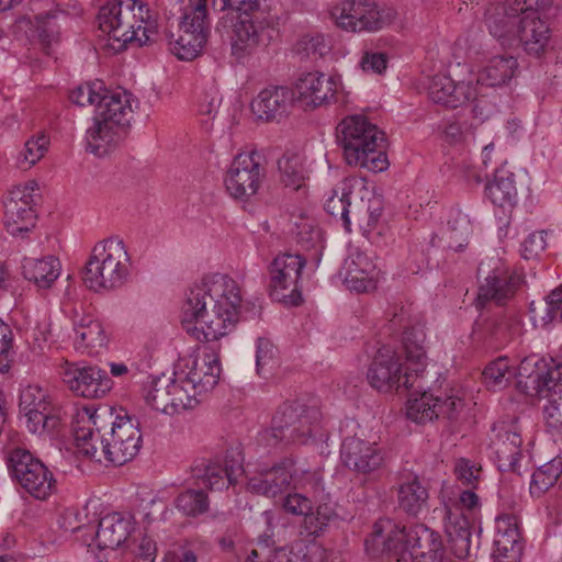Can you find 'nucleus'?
Here are the masks:
<instances>
[{"mask_svg":"<svg viewBox=\"0 0 562 562\" xmlns=\"http://www.w3.org/2000/svg\"><path fill=\"white\" fill-rule=\"evenodd\" d=\"M241 303L237 282L215 273L189 289L182 305V325L199 340L215 341L238 322Z\"/></svg>","mask_w":562,"mask_h":562,"instance_id":"f257e3e1","label":"nucleus"},{"mask_svg":"<svg viewBox=\"0 0 562 562\" xmlns=\"http://www.w3.org/2000/svg\"><path fill=\"white\" fill-rule=\"evenodd\" d=\"M408 322L407 312L401 307L398 312L393 313L389 324L391 331L404 328L402 346L406 357L405 371L403 372L401 357L387 346L378 349L368 368L367 380L371 387L379 392L409 390L423 378L427 364L426 334L420 324L408 326Z\"/></svg>","mask_w":562,"mask_h":562,"instance_id":"f03ea898","label":"nucleus"},{"mask_svg":"<svg viewBox=\"0 0 562 562\" xmlns=\"http://www.w3.org/2000/svg\"><path fill=\"white\" fill-rule=\"evenodd\" d=\"M88 426L75 429L78 452L101 462L102 457L113 465H123L134 459L142 447L138 423L126 413L113 408L95 409L88 418Z\"/></svg>","mask_w":562,"mask_h":562,"instance_id":"7ed1b4c3","label":"nucleus"},{"mask_svg":"<svg viewBox=\"0 0 562 562\" xmlns=\"http://www.w3.org/2000/svg\"><path fill=\"white\" fill-rule=\"evenodd\" d=\"M364 546L372 557L387 554L397 562H441L443 554L438 532L424 524L400 527L390 519L373 525Z\"/></svg>","mask_w":562,"mask_h":562,"instance_id":"20e7f679","label":"nucleus"},{"mask_svg":"<svg viewBox=\"0 0 562 562\" xmlns=\"http://www.w3.org/2000/svg\"><path fill=\"white\" fill-rule=\"evenodd\" d=\"M98 27L109 36L108 46L114 53L124 50L128 43L138 46L155 41V21L148 4L142 0H110L97 15Z\"/></svg>","mask_w":562,"mask_h":562,"instance_id":"39448f33","label":"nucleus"},{"mask_svg":"<svg viewBox=\"0 0 562 562\" xmlns=\"http://www.w3.org/2000/svg\"><path fill=\"white\" fill-rule=\"evenodd\" d=\"M337 142L350 166L381 172L389 167L384 153V132L364 115L346 116L337 126Z\"/></svg>","mask_w":562,"mask_h":562,"instance_id":"423d86ee","label":"nucleus"},{"mask_svg":"<svg viewBox=\"0 0 562 562\" xmlns=\"http://www.w3.org/2000/svg\"><path fill=\"white\" fill-rule=\"evenodd\" d=\"M132 117L131 94L106 89L95 109L93 124L87 130V149L97 156L106 155L125 137Z\"/></svg>","mask_w":562,"mask_h":562,"instance_id":"0eeeda50","label":"nucleus"},{"mask_svg":"<svg viewBox=\"0 0 562 562\" xmlns=\"http://www.w3.org/2000/svg\"><path fill=\"white\" fill-rule=\"evenodd\" d=\"M130 267L131 258L123 239L113 236L95 244L82 280L94 291L119 289L128 280Z\"/></svg>","mask_w":562,"mask_h":562,"instance_id":"6e6552de","label":"nucleus"},{"mask_svg":"<svg viewBox=\"0 0 562 562\" xmlns=\"http://www.w3.org/2000/svg\"><path fill=\"white\" fill-rule=\"evenodd\" d=\"M322 413L316 406L299 402L283 403L276 412L271 427L262 432L269 446L304 445L321 429Z\"/></svg>","mask_w":562,"mask_h":562,"instance_id":"1a4fd4ad","label":"nucleus"},{"mask_svg":"<svg viewBox=\"0 0 562 562\" xmlns=\"http://www.w3.org/2000/svg\"><path fill=\"white\" fill-rule=\"evenodd\" d=\"M383 207L380 195L366 188L355 193L347 183L341 186L340 191L335 189L325 203L326 212L339 218L348 232H350L351 218L360 227L367 231L373 229L383 214Z\"/></svg>","mask_w":562,"mask_h":562,"instance_id":"9d476101","label":"nucleus"},{"mask_svg":"<svg viewBox=\"0 0 562 562\" xmlns=\"http://www.w3.org/2000/svg\"><path fill=\"white\" fill-rule=\"evenodd\" d=\"M533 5L544 18L558 15L559 7L554 0H504L491 4L485 11V24L490 34L503 46H513L517 41L520 19Z\"/></svg>","mask_w":562,"mask_h":562,"instance_id":"9b49d317","label":"nucleus"},{"mask_svg":"<svg viewBox=\"0 0 562 562\" xmlns=\"http://www.w3.org/2000/svg\"><path fill=\"white\" fill-rule=\"evenodd\" d=\"M5 461L13 482L33 498L46 501L57 491L53 472L27 449L9 450Z\"/></svg>","mask_w":562,"mask_h":562,"instance_id":"f8f14e48","label":"nucleus"},{"mask_svg":"<svg viewBox=\"0 0 562 562\" xmlns=\"http://www.w3.org/2000/svg\"><path fill=\"white\" fill-rule=\"evenodd\" d=\"M307 259L300 252H282L274 257L267 268V289L272 300L288 306L303 302L301 273Z\"/></svg>","mask_w":562,"mask_h":562,"instance_id":"ddd939ff","label":"nucleus"},{"mask_svg":"<svg viewBox=\"0 0 562 562\" xmlns=\"http://www.w3.org/2000/svg\"><path fill=\"white\" fill-rule=\"evenodd\" d=\"M337 24L351 32H376L389 26L396 11L371 0H342L331 10Z\"/></svg>","mask_w":562,"mask_h":562,"instance_id":"4468645a","label":"nucleus"},{"mask_svg":"<svg viewBox=\"0 0 562 562\" xmlns=\"http://www.w3.org/2000/svg\"><path fill=\"white\" fill-rule=\"evenodd\" d=\"M268 529L258 537V546L270 550L268 555L262 557L263 562H322L319 548L315 544H307L303 539H296L290 544L278 546L290 539L294 533V529L286 525H278L271 527L268 521Z\"/></svg>","mask_w":562,"mask_h":562,"instance_id":"2eb2a0df","label":"nucleus"},{"mask_svg":"<svg viewBox=\"0 0 562 562\" xmlns=\"http://www.w3.org/2000/svg\"><path fill=\"white\" fill-rule=\"evenodd\" d=\"M232 26L231 54L237 60L255 54L272 38L273 27L262 14L238 15Z\"/></svg>","mask_w":562,"mask_h":562,"instance_id":"dca6fc26","label":"nucleus"},{"mask_svg":"<svg viewBox=\"0 0 562 562\" xmlns=\"http://www.w3.org/2000/svg\"><path fill=\"white\" fill-rule=\"evenodd\" d=\"M37 190V183L29 181L10 191L4 203V225L12 236H23L34 228L37 218L35 206L40 200Z\"/></svg>","mask_w":562,"mask_h":562,"instance_id":"f3484780","label":"nucleus"},{"mask_svg":"<svg viewBox=\"0 0 562 562\" xmlns=\"http://www.w3.org/2000/svg\"><path fill=\"white\" fill-rule=\"evenodd\" d=\"M260 159L256 150L238 154L233 159L224 179L225 188L233 198L248 200L258 192L266 176Z\"/></svg>","mask_w":562,"mask_h":562,"instance_id":"a211bd4d","label":"nucleus"},{"mask_svg":"<svg viewBox=\"0 0 562 562\" xmlns=\"http://www.w3.org/2000/svg\"><path fill=\"white\" fill-rule=\"evenodd\" d=\"M243 470L240 452L227 450L223 460H198L191 467V480L196 486L210 491L227 488L235 482V476Z\"/></svg>","mask_w":562,"mask_h":562,"instance_id":"6ab92c4d","label":"nucleus"},{"mask_svg":"<svg viewBox=\"0 0 562 562\" xmlns=\"http://www.w3.org/2000/svg\"><path fill=\"white\" fill-rule=\"evenodd\" d=\"M19 408L33 434H49L59 425V416L49 395L38 385H27L21 391Z\"/></svg>","mask_w":562,"mask_h":562,"instance_id":"aec40b11","label":"nucleus"},{"mask_svg":"<svg viewBox=\"0 0 562 562\" xmlns=\"http://www.w3.org/2000/svg\"><path fill=\"white\" fill-rule=\"evenodd\" d=\"M59 374L72 393L86 398L103 397L113 386L112 379L97 366L64 361Z\"/></svg>","mask_w":562,"mask_h":562,"instance_id":"412c9836","label":"nucleus"},{"mask_svg":"<svg viewBox=\"0 0 562 562\" xmlns=\"http://www.w3.org/2000/svg\"><path fill=\"white\" fill-rule=\"evenodd\" d=\"M342 464L358 475L378 471L384 461L381 449L373 442L358 437H347L340 447Z\"/></svg>","mask_w":562,"mask_h":562,"instance_id":"4be33fe9","label":"nucleus"},{"mask_svg":"<svg viewBox=\"0 0 562 562\" xmlns=\"http://www.w3.org/2000/svg\"><path fill=\"white\" fill-rule=\"evenodd\" d=\"M540 385L562 394V363L554 359L526 358L518 367L517 387L535 389Z\"/></svg>","mask_w":562,"mask_h":562,"instance_id":"5701e85b","label":"nucleus"},{"mask_svg":"<svg viewBox=\"0 0 562 562\" xmlns=\"http://www.w3.org/2000/svg\"><path fill=\"white\" fill-rule=\"evenodd\" d=\"M543 13L536 9L528 10L520 19L517 41L529 56L541 57L548 49L551 40V29Z\"/></svg>","mask_w":562,"mask_h":562,"instance_id":"b1692460","label":"nucleus"},{"mask_svg":"<svg viewBox=\"0 0 562 562\" xmlns=\"http://www.w3.org/2000/svg\"><path fill=\"white\" fill-rule=\"evenodd\" d=\"M210 21H196L182 14L179 37L169 41V50L181 60L194 59L203 49L210 34Z\"/></svg>","mask_w":562,"mask_h":562,"instance_id":"393cba45","label":"nucleus"},{"mask_svg":"<svg viewBox=\"0 0 562 562\" xmlns=\"http://www.w3.org/2000/svg\"><path fill=\"white\" fill-rule=\"evenodd\" d=\"M339 274L347 289L363 293L375 289L379 271L367 254L355 249L345 259Z\"/></svg>","mask_w":562,"mask_h":562,"instance_id":"a878e982","label":"nucleus"},{"mask_svg":"<svg viewBox=\"0 0 562 562\" xmlns=\"http://www.w3.org/2000/svg\"><path fill=\"white\" fill-rule=\"evenodd\" d=\"M445 531L448 547L458 559L472 555V532L469 518L459 505L446 507Z\"/></svg>","mask_w":562,"mask_h":562,"instance_id":"bb28decb","label":"nucleus"},{"mask_svg":"<svg viewBox=\"0 0 562 562\" xmlns=\"http://www.w3.org/2000/svg\"><path fill=\"white\" fill-rule=\"evenodd\" d=\"M521 283V277L504 268H494L479 289L477 306L483 307L490 301L503 305L514 296Z\"/></svg>","mask_w":562,"mask_h":562,"instance_id":"cd10ccee","label":"nucleus"},{"mask_svg":"<svg viewBox=\"0 0 562 562\" xmlns=\"http://www.w3.org/2000/svg\"><path fill=\"white\" fill-rule=\"evenodd\" d=\"M428 95L434 103L456 109L475 95V87L471 82L456 83L451 77L439 74L431 78Z\"/></svg>","mask_w":562,"mask_h":562,"instance_id":"c85d7f7f","label":"nucleus"},{"mask_svg":"<svg viewBox=\"0 0 562 562\" xmlns=\"http://www.w3.org/2000/svg\"><path fill=\"white\" fill-rule=\"evenodd\" d=\"M428 487L415 473H403L398 479L397 504L407 515L419 517L428 512Z\"/></svg>","mask_w":562,"mask_h":562,"instance_id":"c756f323","label":"nucleus"},{"mask_svg":"<svg viewBox=\"0 0 562 562\" xmlns=\"http://www.w3.org/2000/svg\"><path fill=\"white\" fill-rule=\"evenodd\" d=\"M293 101V91L286 87L273 86L261 90L251 101L254 115L261 121L279 120L286 112Z\"/></svg>","mask_w":562,"mask_h":562,"instance_id":"7c9ffc66","label":"nucleus"},{"mask_svg":"<svg viewBox=\"0 0 562 562\" xmlns=\"http://www.w3.org/2000/svg\"><path fill=\"white\" fill-rule=\"evenodd\" d=\"M299 98L306 104L321 106L329 103L336 93V82L333 77L313 71L300 76L295 82Z\"/></svg>","mask_w":562,"mask_h":562,"instance_id":"2f4dec72","label":"nucleus"},{"mask_svg":"<svg viewBox=\"0 0 562 562\" xmlns=\"http://www.w3.org/2000/svg\"><path fill=\"white\" fill-rule=\"evenodd\" d=\"M294 463L291 460H283L279 465L265 471L261 475L249 480V488L267 497L282 495L290 487L293 479Z\"/></svg>","mask_w":562,"mask_h":562,"instance_id":"473e14b6","label":"nucleus"},{"mask_svg":"<svg viewBox=\"0 0 562 562\" xmlns=\"http://www.w3.org/2000/svg\"><path fill=\"white\" fill-rule=\"evenodd\" d=\"M221 366L218 356L214 352L204 353L201 360L194 359L186 375L187 384L195 394L206 393L218 383Z\"/></svg>","mask_w":562,"mask_h":562,"instance_id":"72a5a7b5","label":"nucleus"},{"mask_svg":"<svg viewBox=\"0 0 562 562\" xmlns=\"http://www.w3.org/2000/svg\"><path fill=\"white\" fill-rule=\"evenodd\" d=\"M130 535V522L119 513H111L99 520L95 547L100 550H115Z\"/></svg>","mask_w":562,"mask_h":562,"instance_id":"f704fd0d","label":"nucleus"},{"mask_svg":"<svg viewBox=\"0 0 562 562\" xmlns=\"http://www.w3.org/2000/svg\"><path fill=\"white\" fill-rule=\"evenodd\" d=\"M60 272L61 263L54 256H46L41 259L24 258L22 260L23 277L42 290L52 288Z\"/></svg>","mask_w":562,"mask_h":562,"instance_id":"c9c22d12","label":"nucleus"},{"mask_svg":"<svg viewBox=\"0 0 562 562\" xmlns=\"http://www.w3.org/2000/svg\"><path fill=\"white\" fill-rule=\"evenodd\" d=\"M521 437L512 429H502L493 441L499 471L517 472L521 457Z\"/></svg>","mask_w":562,"mask_h":562,"instance_id":"e433bc0d","label":"nucleus"},{"mask_svg":"<svg viewBox=\"0 0 562 562\" xmlns=\"http://www.w3.org/2000/svg\"><path fill=\"white\" fill-rule=\"evenodd\" d=\"M518 61L513 56H494L479 71L477 86L501 87L506 85L517 72Z\"/></svg>","mask_w":562,"mask_h":562,"instance_id":"4c0bfd02","label":"nucleus"},{"mask_svg":"<svg viewBox=\"0 0 562 562\" xmlns=\"http://www.w3.org/2000/svg\"><path fill=\"white\" fill-rule=\"evenodd\" d=\"M485 193L496 206L503 209L514 206L517 202L515 175L505 168L496 169L493 180L485 187Z\"/></svg>","mask_w":562,"mask_h":562,"instance_id":"58836bf2","label":"nucleus"},{"mask_svg":"<svg viewBox=\"0 0 562 562\" xmlns=\"http://www.w3.org/2000/svg\"><path fill=\"white\" fill-rule=\"evenodd\" d=\"M143 396L146 404L153 409L170 416L173 415L170 376L161 374L148 378L143 387Z\"/></svg>","mask_w":562,"mask_h":562,"instance_id":"ea45409f","label":"nucleus"},{"mask_svg":"<svg viewBox=\"0 0 562 562\" xmlns=\"http://www.w3.org/2000/svg\"><path fill=\"white\" fill-rule=\"evenodd\" d=\"M408 391H412L407 402V417L409 419L423 424L439 417L436 407L437 396L425 391L420 383L417 385L414 383V387Z\"/></svg>","mask_w":562,"mask_h":562,"instance_id":"a19ab883","label":"nucleus"},{"mask_svg":"<svg viewBox=\"0 0 562 562\" xmlns=\"http://www.w3.org/2000/svg\"><path fill=\"white\" fill-rule=\"evenodd\" d=\"M76 331V347L95 348L102 347L106 342V336L102 324L91 315H82L79 319L74 321Z\"/></svg>","mask_w":562,"mask_h":562,"instance_id":"79ce46f5","label":"nucleus"},{"mask_svg":"<svg viewBox=\"0 0 562 562\" xmlns=\"http://www.w3.org/2000/svg\"><path fill=\"white\" fill-rule=\"evenodd\" d=\"M281 182L293 191H299L305 186L306 171L300 154L285 151L278 160Z\"/></svg>","mask_w":562,"mask_h":562,"instance_id":"37998d69","label":"nucleus"},{"mask_svg":"<svg viewBox=\"0 0 562 562\" xmlns=\"http://www.w3.org/2000/svg\"><path fill=\"white\" fill-rule=\"evenodd\" d=\"M472 233L469 216L459 209H451L447 220V245L454 251H462Z\"/></svg>","mask_w":562,"mask_h":562,"instance_id":"c03bdc74","label":"nucleus"},{"mask_svg":"<svg viewBox=\"0 0 562 562\" xmlns=\"http://www.w3.org/2000/svg\"><path fill=\"white\" fill-rule=\"evenodd\" d=\"M522 393L529 396H538L544 398L547 403L543 405V418L547 425L551 428H559L562 426V394L557 393L555 390H550L547 386L535 389L518 387Z\"/></svg>","mask_w":562,"mask_h":562,"instance_id":"a18cd8bd","label":"nucleus"},{"mask_svg":"<svg viewBox=\"0 0 562 562\" xmlns=\"http://www.w3.org/2000/svg\"><path fill=\"white\" fill-rule=\"evenodd\" d=\"M60 18L66 19V14L64 12H45L35 16L38 42L47 55H50V48L59 41Z\"/></svg>","mask_w":562,"mask_h":562,"instance_id":"49530a36","label":"nucleus"},{"mask_svg":"<svg viewBox=\"0 0 562 562\" xmlns=\"http://www.w3.org/2000/svg\"><path fill=\"white\" fill-rule=\"evenodd\" d=\"M173 505L183 516L195 518L209 512L210 498L203 488L190 487L175 497Z\"/></svg>","mask_w":562,"mask_h":562,"instance_id":"de8ad7c7","label":"nucleus"},{"mask_svg":"<svg viewBox=\"0 0 562 562\" xmlns=\"http://www.w3.org/2000/svg\"><path fill=\"white\" fill-rule=\"evenodd\" d=\"M292 236L302 250H314L318 255L324 248L322 231L312 218H300L292 228Z\"/></svg>","mask_w":562,"mask_h":562,"instance_id":"09e8293b","label":"nucleus"},{"mask_svg":"<svg viewBox=\"0 0 562 562\" xmlns=\"http://www.w3.org/2000/svg\"><path fill=\"white\" fill-rule=\"evenodd\" d=\"M529 312L533 321L540 319L546 326L554 321L562 323V286L554 289L538 305L531 302Z\"/></svg>","mask_w":562,"mask_h":562,"instance_id":"8fccbe9b","label":"nucleus"},{"mask_svg":"<svg viewBox=\"0 0 562 562\" xmlns=\"http://www.w3.org/2000/svg\"><path fill=\"white\" fill-rule=\"evenodd\" d=\"M472 338L495 347L508 340V333L499 317H491L476 322Z\"/></svg>","mask_w":562,"mask_h":562,"instance_id":"3c124183","label":"nucleus"},{"mask_svg":"<svg viewBox=\"0 0 562 562\" xmlns=\"http://www.w3.org/2000/svg\"><path fill=\"white\" fill-rule=\"evenodd\" d=\"M260 3L261 0H218V2L214 0V7L218 5V11L224 12L216 27H225L228 21L233 22V16H231L233 12H239V15L260 14L258 12Z\"/></svg>","mask_w":562,"mask_h":562,"instance_id":"603ef678","label":"nucleus"},{"mask_svg":"<svg viewBox=\"0 0 562 562\" xmlns=\"http://www.w3.org/2000/svg\"><path fill=\"white\" fill-rule=\"evenodd\" d=\"M278 366V349L272 341L259 337L256 341V371L260 376L272 374Z\"/></svg>","mask_w":562,"mask_h":562,"instance_id":"864d4df0","label":"nucleus"},{"mask_svg":"<svg viewBox=\"0 0 562 562\" xmlns=\"http://www.w3.org/2000/svg\"><path fill=\"white\" fill-rule=\"evenodd\" d=\"M482 374L486 384L495 389L505 387L514 375L518 376V372L515 373L506 357H499L492 361L485 367Z\"/></svg>","mask_w":562,"mask_h":562,"instance_id":"5fc2aeb1","label":"nucleus"},{"mask_svg":"<svg viewBox=\"0 0 562 562\" xmlns=\"http://www.w3.org/2000/svg\"><path fill=\"white\" fill-rule=\"evenodd\" d=\"M509 546H522L516 518L514 516L499 517L496 520L494 549H503Z\"/></svg>","mask_w":562,"mask_h":562,"instance_id":"6e6d98bb","label":"nucleus"},{"mask_svg":"<svg viewBox=\"0 0 562 562\" xmlns=\"http://www.w3.org/2000/svg\"><path fill=\"white\" fill-rule=\"evenodd\" d=\"M561 473L560 464L547 463L540 467L531 476L530 494L537 497L541 496L555 484Z\"/></svg>","mask_w":562,"mask_h":562,"instance_id":"4d7b16f0","label":"nucleus"},{"mask_svg":"<svg viewBox=\"0 0 562 562\" xmlns=\"http://www.w3.org/2000/svg\"><path fill=\"white\" fill-rule=\"evenodd\" d=\"M104 92L106 88L102 81L86 82L71 91L70 100L79 106L95 105L97 109Z\"/></svg>","mask_w":562,"mask_h":562,"instance_id":"13d9d810","label":"nucleus"},{"mask_svg":"<svg viewBox=\"0 0 562 562\" xmlns=\"http://www.w3.org/2000/svg\"><path fill=\"white\" fill-rule=\"evenodd\" d=\"M188 387H190V385L187 384V379L177 380L170 376L172 401L171 405L173 406V415L179 414L182 411L193 408L198 404V394L194 392L191 394Z\"/></svg>","mask_w":562,"mask_h":562,"instance_id":"bf43d9fd","label":"nucleus"},{"mask_svg":"<svg viewBox=\"0 0 562 562\" xmlns=\"http://www.w3.org/2000/svg\"><path fill=\"white\" fill-rule=\"evenodd\" d=\"M330 50L329 42L323 34H305L295 44V52L303 57L319 58Z\"/></svg>","mask_w":562,"mask_h":562,"instance_id":"052dcab7","label":"nucleus"},{"mask_svg":"<svg viewBox=\"0 0 562 562\" xmlns=\"http://www.w3.org/2000/svg\"><path fill=\"white\" fill-rule=\"evenodd\" d=\"M13 333L11 327L0 318V372H8L13 359Z\"/></svg>","mask_w":562,"mask_h":562,"instance_id":"680f3d73","label":"nucleus"},{"mask_svg":"<svg viewBox=\"0 0 562 562\" xmlns=\"http://www.w3.org/2000/svg\"><path fill=\"white\" fill-rule=\"evenodd\" d=\"M48 144V138L44 134L30 138L26 140L24 150L21 153L22 161L27 167L35 165L44 156Z\"/></svg>","mask_w":562,"mask_h":562,"instance_id":"e2e57ef3","label":"nucleus"},{"mask_svg":"<svg viewBox=\"0 0 562 562\" xmlns=\"http://www.w3.org/2000/svg\"><path fill=\"white\" fill-rule=\"evenodd\" d=\"M331 515L327 506H318L315 512L312 509L310 514L304 515V525L308 535L318 536L328 525Z\"/></svg>","mask_w":562,"mask_h":562,"instance_id":"0e129e2a","label":"nucleus"},{"mask_svg":"<svg viewBox=\"0 0 562 562\" xmlns=\"http://www.w3.org/2000/svg\"><path fill=\"white\" fill-rule=\"evenodd\" d=\"M282 508L292 515L304 516L313 509V502L303 494L288 493L281 497Z\"/></svg>","mask_w":562,"mask_h":562,"instance_id":"69168bd1","label":"nucleus"},{"mask_svg":"<svg viewBox=\"0 0 562 562\" xmlns=\"http://www.w3.org/2000/svg\"><path fill=\"white\" fill-rule=\"evenodd\" d=\"M546 235L544 231L530 233L521 244V256L527 260L537 258L547 247Z\"/></svg>","mask_w":562,"mask_h":562,"instance_id":"338daca9","label":"nucleus"},{"mask_svg":"<svg viewBox=\"0 0 562 562\" xmlns=\"http://www.w3.org/2000/svg\"><path fill=\"white\" fill-rule=\"evenodd\" d=\"M480 468H475L474 464H472L469 460L465 459L458 460L454 468L458 481L462 485L471 488L477 487L480 481Z\"/></svg>","mask_w":562,"mask_h":562,"instance_id":"774afa93","label":"nucleus"}]
</instances>
